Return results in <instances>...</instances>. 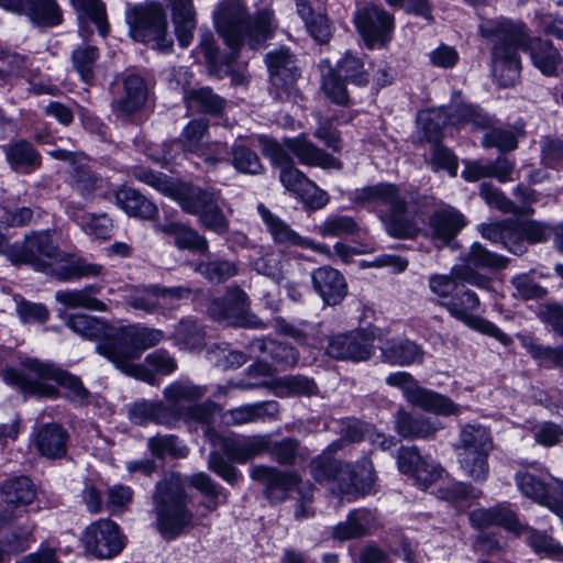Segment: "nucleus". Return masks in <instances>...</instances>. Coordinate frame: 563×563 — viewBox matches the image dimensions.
<instances>
[{
	"label": "nucleus",
	"instance_id": "37",
	"mask_svg": "<svg viewBox=\"0 0 563 563\" xmlns=\"http://www.w3.org/2000/svg\"><path fill=\"white\" fill-rule=\"evenodd\" d=\"M100 291L101 286L88 285L80 289L59 290L55 294V299L68 309L106 311V303L96 297Z\"/></svg>",
	"mask_w": 563,
	"mask_h": 563
},
{
	"label": "nucleus",
	"instance_id": "51",
	"mask_svg": "<svg viewBox=\"0 0 563 563\" xmlns=\"http://www.w3.org/2000/svg\"><path fill=\"white\" fill-rule=\"evenodd\" d=\"M443 108L446 112L448 123L451 125L472 124L476 129H483L489 124V118L471 104H451Z\"/></svg>",
	"mask_w": 563,
	"mask_h": 563
},
{
	"label": "nucleus",
	"instance_id": "1",
	"mask_svg": "<svg viewBox=\"0 0 563 563\" xmlns=\"http://www.w3.org/2000/svg\"><path fill=\"white\" fill-rule=\"evenodd\" d=\"M479 32L492 44V74L498 85L512 86L519 78L518 49L528 51L533 65L547 76H559L563 59L558 49L541 38H527L522 24L507 19L485 20Z\"/></svg>",
	"mask_w": 563,
	"mask_h": 563
},
{
	"label": "nucleus",
	"instance_id": "41",
	"mask_svg": "<svg viewBox=\"0 0 563 563\" xmlns=\"http://www.w3.org/2000/svg\"><path fill=\"white\" fill-rule=\"evenodd\" d=\"M466 224L464 216L452 207H446L435 211L430 218V227L434 238L449 242Z\"/></svg>",
	"mask_w": 563,
	"mask_h": 563
},
{
	"label": "nucleus",
	"instance_id": "8",
	"mask_svg": "<svg viewBox=\"0 0 563 563\" xmlns=\"http://www.w3.org/2000/svg\"><path fill=\"white\" fill-rule=\"evenodd\" d=\"M493 451L489 431L478 424H466L461 429L455 453L460 468L475 482H484L489 474L488 456Z\"/></svg>",
	"mask_w": 563,
	"mask_h": 563
},
{
	"label": "nucleus",
	"instance_id": "22",
	"mask_svg": "<svg viewBox=\"0 0 563 563\" xmlns=\"http://www.w3.org/2000/svg\"><path fill=\"white\" fill-rule=\"evenodd\" d=\"M0 7L7 11L25 14L38 26H56L63 20L56 0H0Z\"/></svg>",
	"mask_w": 563,
	"mask_h": 563
},
{
	"label": "nucleus",
	"instance_id": "53",
	"mask_svg": "<svg viewBox=\"0 0 563 563\" xmlns=\"http://www.w3.org/2000/svg\"><path fill=\"white\" fill-rule=\"evenodd\" d=\"M103 273V266L77 260L54 269V276L60 282H70L80 278L97 277Z\"/></svg>",
	"mask_w": 563,
	"mask_h": 563
},
{
	"label": "nucleus",
	"instance_id": "25",
	"mask_svg": "<svg viewBox=\"0 0 563 563\" xmlns=\"http://www.w3.org/2000/svg\"><path fill=\"white\" fill-rule=\"evenodd\" d=\"M220 448L231 462L244 464L264 453L267 448V434L222 437Z\"/></svg>",
	"mask_w": 563,
	"mask_h": 563
},
{
	"label": "nucleus",
	"instance_id": "49",
	"mask_svg": "<svg viewBox=\"0 0 563 563\" xmlns=\"http://www.w3.org/2000/svg\"><path fill=\"white\" fill-rule=\"evenodd\" d=\"M71 64L79 77L87 84L95 78V68L99 58V49L90 44L77 45L71 52Z\"/></svg>",
	"mask_w": 563,
	"mask_h": 563
},
{
	"label": "nucleus",
	"instance_id": "13",
	"mask_svg": "<svg viewBox=\"0 0 563 563\" xmlns=\"http://www.w3.org/2000/svg\"><path fill=\"white\" fill-rule=\"evenodd\" d=\"M250 475L264 486L263 495L271 504L285 503L290 492H297L305 483L295 471H282L264 464L253 465Z\"/></svg>",
	"mask_w": 563,
	"mask_h": 563
},
{
	"label": "nucleus",
	"instance_id": "6",
	"mask_svg": "<svg viewBox=\"0 0 563 563\" xmlns=\"http://www.w3.org/2000/svg\"><path fill=\"white\" fill-rule=\"evenodd\" d=\"M164 338L158 329L141 325H129L114 329L111 338L97 345V352L108 358L117 368L126 375L150 384L155 377L143 365L134 364L143 351L154 347Z\"/></svg>",
	"mask_w": 563,
	"mask_h": 563
},
{
	"label": "nucleus",
	"instance_id": "54",
	"mask_svg": "<svg viewBox=\"0 0 563 563\" xmlns=\"http://www.w3.org/2000/svg\"><path fill=\"white\" fill-rule=\"evenodd\" d=\"M465 262L466 267L462 268L471 272V267L487 269L503 268L507 264V258L488 251L481 243L475 242L471 246V250L465 257Z\"/></svg>",
	"mask_w": 563,
	"mask_h": 563
},
{
	"label": "nucleus",
	"instance_id": "7",
	"mask_svg": "<svg viewBox=\"0 0 563 563\" xmlns=\"http://www.w3.org/2000/svg\"><path fill=\"white\" fill-rule=\"evenodd\" d=\"M156 529L164 539H175L194 527V514L179 479L165 477L156 484L153 494Z\"/></svg>",
	"mask_w": 563,
	"mask_h": 563
},
{
	"label": "nucleus",
	"instance_id": "4",
	"mask_svg": "<svg viewBox=\"0 0 563 563\" xmlns=\"http://www.w3.org/2000/svg\"><path fill=\"white\" fill-rule=\"evenodd\" d=\"M135 177L172 197L187 213L198 216L205 229L219 235L229 231V220L220 207L221 198L218 191L205 190L188 184H173L162 174L153 172H141Z\"/></svg>",
	"mask_w": 563,
	"mask_h": 563
},
{
	"label": "nucleus",
	"instance_id": "15",
	"mask_svg": "<svg viewBox=\"0 0 563 563\" xmlns=\"http://www.w3.org/2000/svg\"><path fill=\"white\" fill-rule=\"evenodd\" d=\"M354 23L368 47L385 45L394 31V18L374 4L358 9L354 14Z\"/></svg>",
	"mask_w": 563,
	"mask_h": 563
},
{
	"label": "nucleus",
	"instance_id": "19",
	"mask_svg": "<svg viewBox=\"0 0 563 563\" xmlns=\"http://www.w3.org/2000/svg\"><path fill=\"white\" fill-rule=\"evenodd\" d=\"M516 483L525 496L547 506L563 520V482L556 481L549 487L543 478L527 471L516 475Z\"/></svg>",
	"mask_w": 563,
	"mask_h": 563
},
{
	"label": "nucleus",
	"instance_id": "47",
	"mask_svg": "<svg viewBox=\"0 0 563 563\" xmlns=\"http://www.w3.org/2000/svg\"><path fill=\"white\" fill-rule=\"evenodd\" d=\"M66 324L75 333L88 339H101L103 343L111 338L114 329L106 324L98 318L88 314H71L68 317Z\"/></svg>",
	"mask_w": 563,
	"mask_h": 563
},
{
	"label": "nucleus",
	"instance_id": "20",
	"mask_svg": "<svg viewBox=\"0 0 563 563\" xmlns=\"http://www.w3.org/2000/svg\"><path fill=\"white\" fill-rule=\"evenodd\" d=\"M257 210L276 243L286 246L295 245L309 249L318 254L324 255L329 260L332 258V252L328 245L300 236L288 223L272 213L264 205H258Z\"/></svg>",
	"mask_w": 563,
	"mask_h": 563
},
{
	"label": "nucleus",
	"instance_id": "52",
	"mask_svg": "<svg viewBox=\"0 0 563 563\" xmlns=\"http://www.w3.org/2000/svg\"><path fill=\"white\" fill-rule=\"evenodd\" d=\"M316 231L323 238H342L357 235L360 225L349 216L333 214L316 227Z\"/></svg>",
	"mask_w": 563,
	"mask_h": 563
},
{
	"label": "nucleus",
	"instance_id": "30",
	"mask_svg": "<svg viewBox=\"0 0 563 563\" xmlns=\"http://www.w3.org/2000/svg\"><path fill=\"white\" fill-rule=\"evenodd\" d=\"M147 88L142 77L130 75L123 80V93L112 102V111L118 117H126L139 111L145 103Z\"/></svg>",
	"mask_w": 563,
	"mask_h": 563
},
{
	"label": "nucleus",
	"instance_id": "55",
	"mask_svg": "<svg viewBox=\"0 0 563 563\" xmlns=\"http://www.w3.org/2000/svg\"><path fill=\"white\" fill-rule=\"evenodd\" d=\"M231 164L242 174L260 175L264 170L258 155L247 146L235 143L231 148Z\"/></svg>",
	"mask_w": 563,
	"mask_h": 563
},
{
	"label": "nucleus",
	"instance_id": "23",
	"mask_svg": "<svg viewBox=\"0 0 563 563\" xmlns=\"http://www.w3.org/2000/svg\"><path fill=\"white\" fill-rule=\"evenodd\" d=\"M280 147L296 156L301 165L324 169L342 168V163L338 158L318 147L306 134L285 139Z\"/></svg>",
	"mask_w": 563,
	"mask_h": 563
},
{
	"label": "nucleus",
	"instance_id": "58",
	"mask_svg": "<svg viewBox=\"0 0 563 563\" xmlns=\"http://www.w3.org/2000/svg\"><path fill=\"white\" fill-rule=\"evenodd\" d=\"M313 379L306 376H286L276 383V394L282 397L311 396L317 393Z\"/></svg>",
	"mask_w": 563,
	"mask_h": 563
},
{
	"label": "nucleus",
	"instance_id": "56",
	"mask_svg": "<svg viewBox=\"0 0 563 563\" xmlns=\"http://www.w3.org/2000/svg\"><path fill=\"white\" fill-rule=\"evenodd\" d=\"M196 272L212 283H224L239 273L238 265L228 260H213L196 265Z\"/></svg>",
	"mask_w": 563,
	"mask_h": 563
},
{
	"label": "nucleus",
	"instance_id": "40",
	"mask_svg": "<svg viewBox=\"0 0 563 563\" xmlns=\"http://www.w3.org/2000/svg\"><path fill=\"white\" fill-rule=\"evenodd\" d=\"M10 167L21 174H30L41 166L40 153L26 141H16L4 147Z\"/></svg>",
	"mask_w": 563,
	"mask_h": 563
},
{
	"label": "nucleus",
	"instance_id": "57",
	"mask_svg": "<svg viewBox=\"0 0 563 563\" xmlns=\"http://www.w3.org/2000/svg\"><path fill=\"white\" fill-rule=\"evenodd\" d=\"M264 453H268L280 465H292L296 463L297 456L300 455V444L292 438L273 441L267 434V448Z\"/></svg>",
	"mask_w": 563,
	"mask_h": 563
},
{
	"label": "nucleus",
	"instance_id": "28",
	"mask_svg": "<svg viewBox=\"0 0 563 563\" xmlns=\"http://www.w3.org/2000/svg\"><path fill=\"white\" fill-rule=\"evenodd\" d=\"M266 64L271 74V81L276 88L288 90L294 86L299 68L297 60L289 49L280 48L266 55Z\"/></svg>",
	"mask_w": 563,
	"mask_h": 563
},
{
	"label": "nucleus",
	"instance_id": "59",
	"mask_svg": "<svg viewBox=\"0 0 563 563\" xmlns=\"http://www.w3.org/2000/svg\"><path fill=\"white\" fill-rule=\"evenodd\" d=\"M74 8L91 21L98 29L101 36H106L109 31L107 22L106 7L101 0H70Z\"/></svg>",
	"mask_w": 563,
	"mask_h": 563
},
{
	"label": "nucleus",
	"instance_id": "9",
	"mask_svg": "<svg viewBox=\"0 0 563 563\" xmlns=\"http://www.w3.org/2000/svg\"><path fill=\"white\" fill-rule=\"evenodd\" d=\"M125 19L134 41L153 43L161 52H169L173 40L167 35L166 13L161 3L147 1L129 9Z\"/></svg>",
	"mask_w": 563,
	"mask_h": 563
},
{
	"label": "nucleus",
	"instance_id": "39",
	"mask_svg": "<svg viewBox=\"0 0 563 563\" xmlns=\"http://www.w3.org/2000/svg\"><path fill=\"white\" fill-rule=\"evenodd\" d=\"M351 477H345L342 496L350 501L360 495L369 494L375 484V473L372 462L364 459L354 466L351 465Z\"/></svg>",
	"mask_w": 563,
	"mask_h": 563
},
{
	"label": "nucleus",
	"instance_id": "44",
	"mask_svg": "<svg viewBox=\"0 0 563 563\" xmlns=\"http://www.w3.org/2000/svg\"><path fill=\"white\" fill-rule=\"evenodd\" d=\"M251 345L253 350L267 354L276 368L285 369L296 365L298 362L297 351L287 343L262 338L255 339Z\"/></svg>",
	"mask_w": 563,
	"mask_h": 563
},
{
	"label": "nucleus",
	"instance_id": "36",
	"mask_svg": "<svg viewBox=\"0 0 563 563\" xmlns=\"http://www.w3.org/2000/svg\"><path fill=\"white\" fill-rule=\"evenodd\" d=\"M375 523L374 515L367 509H356L347 515L344 522L332 529V538L336 541L360 539L369 534Z\"/></svg>",
	"mask_w": 563,
	"mask_h": 563
},
{
	"label": "nucleus",
	"instance_id": "48",
	"mask_svg": "<svg viewBox=\"0 0 563 563\" xmlns=\"http://www.w3.org/2000/svg\"><path fill=\"white\" fill-rule=\"evenodd\" d=\"M382 354L386 362L394 365H410L412 363H421L423 351L412 341L401 340L386 344L382 347Z\"/></svg>",
	"mask_w": 563,
	"mask_h": 563
},
{
	"label": "nucleus",
	"instance_id": "29",
	"mask_svg": "<svg viewBox=\"0 0 563 563\" xmlns=\"http://www.w3.org/2000/svg\"><path fill=\"white\" fill-rule=\"evenodd\" d=\"M207 393V387L197 385L189 379H179L169 384L164 389V397L168 402V409L173 412V420L184 415L187 409L183 404H190L201 399Z\"/></svg>",
	"mask_w": 563,
	"mask_h": 563
},
{
	"label": "nucleus",
	"instance_id": "10",
	"mask_svg": "<svg viewBox=\"0 0 563 563\" xmlns=\"http://www.w3.org/2000/svg\"><path fill=\"white\" fill-rule=\"evenodd\" d=\"M390 386L399 387L404 397L411 405L439 416L460 415L461 407L449 397L418 385L407 372H396L386 377Z\"/></svg>",
	"mask_w": 563,
	"mask_h": 563
},
{
	"label": "nucleus",
	"instance_id": "11",
	"mask_svg": "<svg viewBox=\"0 0 563 563\" xmlns=\"http://www.w3.org/2000/svg\"><path fill=\"white\" fill-rule=\"evenodd\" d=\"M460 292L461 294L459 296L452 297L451 300L442 303L450 314L471 329L495 338L504 346H509L512 343V340L508 334L504 333L493 322L472 313L479 306L477 295L470 289H465Z\"/></svg>",
	"mask_w": 563,
	"mask_h": 563
},
{
	"label": "nucleus",
	"instance_id": "33",
	"mask_svg": "<svg viewBox=\"0 0 563 563\" xmlns=\"http://www.w3.org/2000/svg\"><path fill=\"white\" fill-rule=\"evenodd\" d=\"M154 228L156 232L172 236L178 249H186L200 254H206L209 250L207 239L184 223L176 221L157 222Z\"/></svg>",
	"mask_w": 563,
	"mask_h": 563
},
{
	"label": "nucleus",
	"instance_id": "12",
	"mask_svg": "<svg viewBox=\"0 0 563 563\" xmlns=\"http://www.w3.org/2000/svg\"><path fill=\"white\" fill-rule=\"evenodd\" d=\"M57 255V246L48 231L34 232L21 243L7 247L5 256L13 264L31 265L36 271H46V260Z\"/></svg>",
	"mask_w": 563,
	"mask_h": 563
},
{
	"label": "nucleus",
	"instance_id": "24",
	"mask_svg": "<svg viewBox=\"0 0 563 563\" xmlns=\"http://www.w3.org/2000/svg\"><path fill=\"white\" fill-rule=\"evenodd\" d=\"M398 467L401 473L410 475L422 488L434 483L443 471L433 460L421 456L416 448L399 450Z\"/></svg>",
	"mask_w": 563,
	"mask_h": 563
},
{
	"label": "nucleus",
	"instance_id": "3",
	"mask_svg": "<svg viewBox=\"0 0 563 563\" xmlns=\"http://www.w3.org/2000/svg\"><path fill=\"white\" fill-rule=\"evenodd\" d=\"M213 19L218 32L232 49L225 58L227 65H231L238 49L244 44L251 49L263 47L275 30L273 11L263 9L252 16L241 0H223L217 7Z\"/></svg>",
	"mask_w": 563,
	"mask_h": 563
},
{
	"label": "nucleus",
	"instance_id": "14",
	"mask_svg": "<svg viewBox=\"0 0 563 563\" xmlns=\"http://www.w3.org/2000/svg\"><path fill=\"white\" fill-rule=\"evenodd\" d=\"M209 312L217 320H225L231 324L261 329L264 323L249 308V296L239 287L229 288L223 302L213 301Z\"/></svg>",
	"mask_w": 563,
	"mask_h": 563
},
{
	"label": "nucleus",
	"instance_id": "64",
	"mask_svg": "<svg viewBox=\"0 0 563 563\" xmlns=\"http://www.w3.org/2000/svg\"><path fill=\"white\" fill-rule=\"evenodd\" d=\"M174 338L183 349L195 350L202 345L203 331L195 321L183 320L177 324Z\"/></svg>",
	"mask_w": 563,
	"mask_h": 563
},
{
	"label": "nucleus",
	"instance_id": "63",
	"mask_svg": "<svg viewBox=\"0 0 563 563\" xmlns=\"http://www.w3.org/2000/svg\"><path fill=\"white\" fill-rule=\"evenodd\" d=\"M418 123L429 141L438 142L441 137L442 128L449 124L445 109L439 108L420 112Z\"/></svg>",
	"mask_w": 563,
	"mask_h": 563
},
{
	"label": "nucleus",
	"instance_id": "50",
	"mask_svg": "<svg viewBox=\"0 0 563 563\" xmlns=\"http://www.w3.org/2000/svg\"><path fill=\"white\" fill-rule=\"evenodd\" d=\"M481 235L494 243H501L506 249L514 253L518 251L512 246L515 245L516 221L505 220L490 223H482L478 225Z\"/></svg>",
	"mask_w": 563,
	"mask_h": 563
},
{
	"label": "nucleus",
	"instance_id": "17",
	"mask_svg": "<svg viewBox=\"0 0 563 563\" xmlns=\"http://www.w3.org/2000/svg\"><path fill=\"white\" fill-rule=\"evenodd\" d=\"M327 354L335 360L364 362L374 354V339L364 330L333 335L329 339Z\"/></svg>",
	"mask_w": 563,
	"mask_h": 563
},
{
	"label": "nucleus",
	"instance_id": "38",
	"mask_svg": "<svg viewBox=\"0 0 563 563\" xmlns=\"http://www.w3.org/2000/svg\"><path fill=\"white\" fill-rule=\"evenodd\" d=\"M114 198L118 207L131 217L148 220L157 213L156 205L133 188H120Z\"/></svg>",
	"mask_w": 563,
	"mask_h": 563
},
{
	"label": "nucleus",
	"instance_id": "5",
	"mask_svg": "<svg viewBox=\"0 0 563 563\" xmlns=\"http://www.w3.org/2000/svg\"><path fill=\"white\" fill-rule=\"evenodd\" d=\"M2 379L31 396L56 397L57 388L51 383L55 382L68 390L67 397L73 401L85 402L89 397V391L77 376L53 363L35 358L25 360L19 371L10 368L2 372Z\"/></svg>",
	"mask_w": 563,
	"mask_h": 563
},
{
	"label": "nucleus",
	"instance_id": "26",
	"mask_svg": "<svg viewBox=\"0 0 563 563\" xmlns=\"http://www.w3.org/2000/svg\"><path fill=\"white\" fill-rule=\"evenodd\" d=\"M312 286L322 300L334 306L346 296L347 286L343 275L335 268L322 266L311 274Z\"/></svg>",
	"mask_w": 563,
	"mask_h": 563
},
{
	"label": "nucleus",
	"instance_id": "16",
	"mask_svg": "<svg viewBox=\"0 0 563 563\" xmlns=\"http://www.w3.org/2000/svg\"><path fill=\"white\" fill-rule=\"evenodd\" d=\"M86 550L100 559H111L124 548L119 526L111 520H99L88 526L82 536Z\"/></svg>",
	"mask_w": 563,
	"mask_h": 563
},
{
	"label": "nucleus",
	"instance_id": "60",
	"mask_svg": "<svg viewBox=\"0 0 563 563\" xmlns=\"http://www.w3.org/2000/svg\"><path fill=\"white\" fill-rule=\"evenodd\" d=\"M102 178L91 172L85 161H81L71 170V187L85 198H89L95 190L102 186Z\"/></svg>",
	"mask_w": 563,
	"mask_h": 563
},
{
	"label": "nucleus",
	"instance_id": "43",
	"mask_svg": "<svg viewBox=\"0 0 563 563\" xmlns=\"http://www.w3.org/2000/svg\"><path fill=\"white\" fill-rule=\"evenodd\" d=\"M130 419L136 424H147L155 422L157 424L169 426L173 420V412L161 401H139L129 409Z\"/></svg>",
	"mask_w": 563,
	"mask_h": 563
},
{
	"label": "nucleus",
	"instance_id": "62",
	"mask_svg": "<svg viewBox=\"0 0 563 563\" xmlns=\"http://www.w3.org/2000/svg\"><path fill=\"white\" fill-rule=\"evenodd\" d=\"M322 90L325 96L338 104H345L349 101L347 90L345 82L342 79L343 75L338 69L328 66L327 70H322Z\"/></svg>",
	"mask_w": 563,
	"mask_h": 563
},
{
	"label": "nucleus",
	"instance_id": "31",
	"mask_svg": "<svg viewBox=\"0 0 563 563\" xmlns=\"http://www.w3.org/2000/svg\"><path fill=\"white\" fill-rule=\"evenodd\" d=\"M67 431L57 423L42 424L33 435V443L42 456L62 457L66 453Z\"/></svg>",
	"mask_w": 563,
	"mask_h": 563
},
{
	"label": "nucleus",
	"instance_id": "18",
	"mask_svg": "<svg viewBox=\"0 0 563 563\" xmlns=\"http://www.w3.org/2000/svg\"><path fill=\"white\" fill-rule=\"evenodd\" d=\"M262 143L263 153L279 168V180L288 191L299 197L307 192V188H312V181L295 166L292 158L277 142L263 139Z\"/></svg>",
	"mask_w": 563,
	"mask_h": 563
},
{
	"label": "nucleus",
	"instance_id": "27",
	"mask_svg": "<svg viewBox=\"0 0 563 563\" xmlns=\"http://www.w3.org/2000/svg\"><path fill=\"white\" fill-rule=\"evenodd\" d=\"M462 283L486 287L487 278L467 269L454 267L450 274H434L429 277V288L439 298L446 299L457 292Z\"/></svg>",
	"mask_w": 563,
	"mask_h": 563
},
{
	"label": "nucleus",
	"instance_id": "2",
	"mask_svg": "<svg viewBox=\"0 0 563 563\" xmlns=\"http://www.w3.org/2000/svg\"><path fill=\"white\" fill-rule=\"evenodd\" d=\"M349 199L374 212L393 238L413 239L420 231L417 213L410 210L407 196L395 184L382 181L356 188Z\"/></svg>",
	"mask_w": 563,
	"mask_h": 563
},
{
	"label": "nucleus",
	"instance_id": "46",
	"mask_svg": "<svg viewBox=\"0 0 563 563\" xmlns=\"http://www.w3.org/2000/svg\"><path fill=\"white\" fill-rule=\"evenodd\" d=\"M441 424L422 416L413 417L410 413L399 410L397 412L396 429L404 438H429L433 435Z\"/></svg>",
	"mask_w": 563,
	"mask_h": 563
},
{
	"label": "nucleus",
	"instance_id": "42",
	"mask_svg": "<svg viewBox=\"0 0 563 563\" xmlns=\"http://www.w3.org/2000/svg\"><path fill=\"white\" fill-rule=\"evenodd\" d=\"M276 412V402L263 401L229 409L223 413V419L227 424L242 426L264 420L266 417H273Z\"/></svg>",
	"mask_w": 563,
	"mask_h": 563
},
{
	"label": "nucleus",
	"instance_id": "61",
	"mask_svg": "<svg viewBox=\"0 0 563 563\" xmlns=\"http://www.w3.org/2000/svg\"><path fill=\"white\" fill-rule=\"evenodd\" d=\"M189 482L208 498V501L205 504L208 510H214L220 504L225 503L227 495L224 490L209 475L197 473L190 477Z\"/></svg>",
	"mask_w": 563,
	"mask_h": 563
},
{
	"label": "nucleus",
	"instance_id": "32",
	"mask_svg": "<svg viewBox=\"0 0 563 563\" xmlns=\"http://www.w3.org/2000/svg\"><path fill=\"white\" fill-rule=\"evenodd\" d=\"M311 474L319 483L333 484V490L336 489L341 495L345 477H351V464L343 463L325 454L312 460Z\"/></svg>",
	"mask_w": 563,
	"mask_h": 563
},
{
	"label": "nucleus",
	"instance_id": "35",
	"mask_svg": "<svg viewBox=\"0 0 563 563\" xmlns=\"http://www.w3.org/2000/svg\"><path fill=\"white\" fill-rule=\"evenodd\" d=\"M470 520L478 528L497 525L519 534L523 527L519 523L516 514L505 504L492 508L477 509L471 512Z\"/></svg>",
	"mask_w": 563,
	"mask_h": 563
},
{
	"label": "nucleus",
	"instance_id": "34",
	"mask_svg": "<svg viewBox=\"0 0 563 563\" xmlns=\"http://www.w3.org/2000/svg\"><path fill=\"white\" fill-rule=\"evenodd\" d=\"M172 11L175 35L181 47H187L196 30V11L191 0H166Z\"/></svg>",
	"mask_w": 563,
	"mask_h": 563
},
{
	"label": "nucleus",
	"instance_id": "45",
	"mask_svg": "<svg viewBox=\"0 0 563 563\" xmlns=\"http://www.w3.org/2000/svg\"><path fill=\"white\" fill-rule=\"evenodd\" d=\"M1 500L8 507L27 506L35 499V487L27 477H15L5 481L0 488Z\"/></svg>",
	"mask_w": 563,
	"mask_h": 563
},
{
	"label": "nucleus",
	"instance_id": "21",
	"mask_svg": "<svg viewBox=\"0 0 563 563\" xmlns=\"http://www.w3.org/2000/svg\"><path fill=\"white\" fill-rule=\"evenodd\" d=\"M188 295L189 289L185 287L162 288L158 286H147L133 289L125 300L133 309L154 313L159 309L170 307L174 300L181 299Z\"/></svg>",
	"mask_w": 563,
	"mask_h": 563
}]
</instances>
